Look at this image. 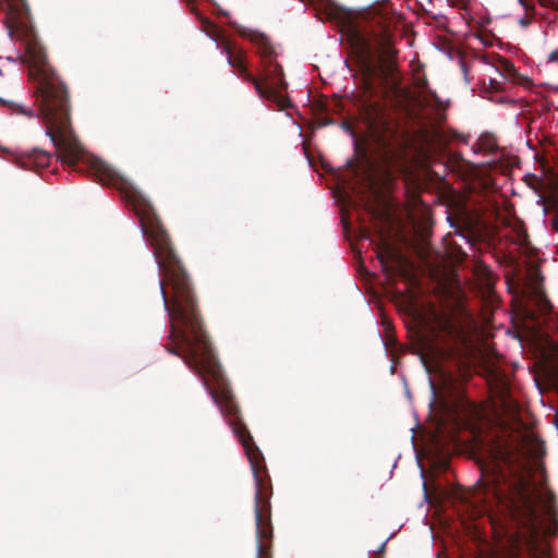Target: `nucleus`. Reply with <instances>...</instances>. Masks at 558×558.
<instances>
[{
    "label": "nucleus",
    "mask_w": 558,
    "mask_h": 558,
    "mask_svg": "<svg viewBox=\"0 0 558 558\" xmlns=\"http://www.w3.org/2000/svg\"><path fill=\"white\" fill-rule=\"evenodd\" d=\"M5 12L4 22L11 38L23 45L21 60L28 68L32 95L36 110L8 101L13 112L25 117H40L57 156L73 171L87 170L101 184L114 187L132 205L143 234L148 239L160 272L159 288L162 299H196L181 259L178 257L169 233L157 216L154 206L143 193L109 163L86 155L72 128L71 92L62 76L49 63L46 48L34 29L26 0H0Z\"/></svg>",
    "instance_id": "nucleus-1"
},
{
    "label": "nucleus",
    "mask_w": 558,
    "mask_h": 558,
    "mask_svg": "<svg viewBox=\"0 0 558 558\" xmlns=\"http://www.w3.org/2000/svg\"><path fill=\"white\" fill-rule=\"evenodd\" d=\"M210 396L219 407L221 413L229 417V425L233 434L241 441L254 475L256 487L254 496L256 558H272L271 546L274 529L271 524L270 504L272 486L264 456L254 442L252 435L243 422L240 415V408L230 389L221 387L220 391L210 390Z\"/></svg>",
    "instance_id": "nucleus-2"
},
{
    "label": "nucleus",
    "mask_w": 558,
    "mask_h": 558,
    "mask_svg": "<svg viewBox=\"0 0 558 558\" xmlns=\"http://www.w3.org/2000/svg\"><path fill=\"white\" fill-rule=\"evenodd\" d=\"M343 26L348 40L359 59V85L372 98L376 94V83L388 80L397 72V53L392 36L387 27L376 26L371 31L360 29L345 12Z\"/></svg>",
    "instance_id": "nucleus-3"
},
{
    "label": "nucleus",
    "mask_w": 558,
    "mask_h": 558,
    "mask_svg": "<svg viewBox=\"0 0 558 558\" xmlns=\"http://www.w3.org/2000/svg\"><path fill=\"white\" fill-rule=\"evenodd\" d=\"M418 354L422 364L427 372H441L438 357H450L457 351H414ZM464 353H477L475 360L482 364L484 376L495 393L493 411L501 424L512 423L523 425L520 418L521 407L512 397L510 381L506 371L500 366L498 351H463Z\"/></svg>",
    "instance_id": "nucleus-4"
},
{
    "label": "nucleus",
    "mask_w": 558,
    "mask_h": 558,
    "mask_svg": "<svg viewBox=\"0 0 558 558\" xmlns=\"http://www.w3.org/2000/svg\"><path fill=\"white\" fill-rule=\"evenodd\" d=\"M551 308L553 305L538 287H533L525 293L514 318L515 337L522 349H525L523 343H527L529 349H558V343L544 329L546 316Z\"/></svg>",
    "instance_id": "nucleus-5"
},
{
    "label": "nucleus",
    "mask_w": 558,
    "mask_h": 558,
    "mask_svg": "<svg viewBox=\"0 0 558 558\" xmlns=\"http://www.w3.org/2000/svg\"><path fill=\"white\" fill-rule=\"evenodd\" d=\"M410 332L416 344L409 349H481L471 342V333L466 328L448 318L418 316ZM484 349L494 347L487 345Z\"/></svg>",
    "instance_id": "nucleus-6"
},
{
    "label": "nucleus",
    "mask_w": 558,
    "mask_h": 558,
    "mask_svg": "<svg viewBox=\"0 0 558 558\" xmlns=\"http://www.w3.org/2000/svg\"><path fill=\"white\" fill-rule=\"evenodd\" d=\"M206 24L210 28L209 35L216 43L221 45L229 65L236 69L241 77L253 84L258 96L271 104H275L279 109L288 108L290 106L288 98L283 95H279L276 90L264 86L257 77L248 72L245 64V52L242 49H235L233 44L221 33L217 25L210 21H206Z\"/></svg>",
    "instance_id": "nucleus-7"
},
{
    "label": "nucleus",
    "mask_w": 558,
    "mask_h": 558,
    "mask_svg": "<svg viewBox=\"0 0 558 558\" xmlns=\"http://www.w3.org/2000/svg\"><path fill=\"white\" fill-rule=\"evenodd\" d=\"M234 31L243 38L251 40L256 47L260 57V63L264 71L263 78H258L264 86L276 90L282 95L279 89L288 86L284 81V73L282 66L277 62V52L269 38L257 31L246 28L238 23L230 22Z\"/></svg>",
    "instance_id": "nucleus-8"
},
{
    "label": "nucleus",
    "mask_w": 558,
    "mask_h": 558,
    "mask_svg": "<svg viewBox=\"0 0 558 558\" xmlns=\"http://www.w3.org/2000/svg\"><path fill=\"white\" fill-rule=\"evenodd\" d=\"M362 116L371 136L377 145L383 149H388L391 137L393 136V131L385 117L383 108L377 102H371L368 99L363 105Z\"/></svg>",
    "instance_id": "nucleus-9"
},
{
    "label": "nucleus",
    "mask_w": 558,
    "mask_h": 558,
    "mask_svg": "<svg viewBox=\"0 0 558 558\" xmlns=\"http://www.w3.org/2000/svg\"><path fill=\"white\" fill-rule=\"evenodd\" d=\"M525 481L522 477L509 480L502 471H498L492 481V492L501 505L515 508L525 499Z\"/></svg>",
    "instance_id": "nucleus-10"
},
{
    "label": "nucleus",
    "mask_w": 558,
    "mask_h": 558,
    "mask_svg": "<svg viewBox=\"0 0 558 558\" xmlns=\"http://www.w3.org/2000/svg\"><path fill=\"white\" fill-rule=\"evenodd\" d=\"M182 357L185 364L202 376H211L215 380L220 378V364L214 351H170Z\"/></svg>",
    "instance_id": "nucleus-11"
},
{
    "label": "nucleus",
    "mask_w": 558,
    "mask_h": 558,
    "mask_svg": "<svg viewBox=\"0 0 558 558\" xmlns=\"http://www.w3.org/2000/svg\"><path fill=\"white\" fill-rule=\"evenodd\" d=\"M378 258L386 274L390 276L405 274V269H403V257L396 252L389 243L383 242Z\"/></svg>",
    "instance_id": "nucleus-12"
},
{
    "label": "nucleus",
    "mask_w": 558,
    "mask_h": 558,
    "mask_svg": "<svg viewBox=\"0 0 558 558\" xmlns=\"http://www.w3.org/2000/svg\"><path fill=\"white\" fill-rule=\"evenodd\" d=\"M52 155L46 150L34 148L31 151L24 153L21 157V166L24 169L38 170L49 166Z\"/></svg>",
    "instance_id": "nucleus-13"
},
{
    "label": "nucleus",
    "mask_w": 558,
    "mask_h": 558,
    "mask_svg": "<svg viewBox=\"0 0 558 558\" xmlns=\"http://www.w3.org/2000/svg\"><path fill=\"white\" fill-rule=\"evenodd\" d=\"M497 70L505 81H509L513 84L530 87L532 85L531 80L519 73L514 64L508 59L500 58L498 60Z\"/></svg>",
    "instance_id": "nucleus-14"
},
{
    "label": "nucleus",
    "mask_w": 558,
    "mask_h": 558,
    "mask_svg": "<svg viewBox=\"0 0 558 558\" xmlns=\"http://www.w3.org/2000/svg\"><path fill=\"white\" fill-rule=\"evenodd\" d=\"M509 227L513 232L512 241L523 250H529L530 240L523 221L515 218L513 221L509 222Z\"/></svg>",
    "instance_id": "nucleus-15"
},
{
    "label": "nucleus",
    "mask_w": 558,
    "mask_h": 558,
    "mask_svg": "<svg viewBox=\"0 0 558 558\" xmlns=\"http://www.w3.org/2000/svg\"><path fill=\"white\" fill-rule=\"evenodd\" d=\"M537 353L536 357L542 360L547 367V371L558 384V351H532Z\"/></svg>",
    "instance_id": "nucleus-16"
},
{
    "label": "nucleus",
    "mask_w": 558,
    "mask_h": 558,
    "mask_svg": "<svg viewBox=\"0 0 558 558\" xmlns=\"http://www.w3.org/2000/svg\"><path fill=\"white\" fill-rule=\"evenodd\" d=\"M484 302H485L484 310H483L484 311V313H483L484 320L486 323H488L490 319V316L493 315L494 310L498 306V298L490 286L487 287L486 296H485Z\"/></svg>",
    "instance_id": "nucleus-17"
},
{
    "label": "nucleus",
    "mask_w": 558,
    "mask_h": 558,
    "mask_svg": "<svg viewBox=\"0 0 558 558\" xmlns=\"http://www.w3.org/2000/svg\"><path fill=\"white\" fill-rule=\"evenodd\" d=\"M434 136H435L436 141L438 142V144L442 145V146H446L450 141V137L446 134L445 131H441V130H436L434 132ZM458 136L459 135L456 132H452L451 138H457Z\"/></svg>",
    "instance_id": "nucleus-18"
},
{
    "label": "nucleus",
    "mask_w": 558,
    "mask_h": 558,
    "mask_svg": "<svg viewBox=\"0 0 558 558\" xmlns=\"http://www.w3.org/2000/svg\"><path fill=\"white\" fill-rule=\"evenodd\" d=\"M496 558H520V553L518 548L513 547L497 556Z\"/></svg>",
    "instance_id": "nucleus-19"
},
{
    "label": "nucleus",
    "mask_w": 558,
    "mask_h": 558,
    "mask_svg": "<svg viewBox=\"0 0 558 558\" xmlns=\"http://www.w3.org/2000/svg\"><path fill=\"white\" fill-rule=\"evenodd\" d=\"M482 147L485 149H488L489 151L494 153L496 149V144L492 141L490 137H485L482 140Z\"/></svg>",
    "instance_id": "nucleus-20"
},
{
    "label": "nucleus",
    "mask_w": 558,
    "mask_h": 558,
    "mask_svg": "<svg viewBox=\"0 0 558 558\" xmlns=\"http://www.w3.org/2000/svg\"><path fill=\"white\" fill-rule=\"evenodd\" d=\"M488 84H489V88L495 92L504 90V83L498 80L489 78Z\"/></svg>",
    "instance_id": "nucleus-21"
},
{
    "label": "nucleus",
    "mask_w": 558,
    "mask_h": 558,
    "mask_svg": "<svg viewBox=\"0 0 558 558\" xmlns=\"http://www.w3.org/2000/svg\"><path fill=\"white\" fill-rule=\"evenodd\" d=\"M427 96H428V98L430 100H433L436 104V106L438 108H444L442 107V101L439 99V97L437 96V94L434 90H428V95Z\"/></svg>",
    "instance_id": "nucleus-22"
},
{
    "label": "nucleus",
    "mask_w": 558,
    "mask_h": 558,
    "mask_svg": "<svg viewBox=\"0 0 558 558\" xmlns=\"http://www.w3.org/2000/svg\"><path fill=\"white\" fill-rule=\"evenodd\" d=\"M395 345H396V342H395V340L392 339V337H391V336H389V335H387V340H386V342H385V347H386V349H396V348H395Z\"/></svg>",
    "instance_id": "nucleus-23"
},
{
    "label": "nucleus",
    "mask_w": 558,
    "mask_h": 558,
    "mask_svg": "<svg viewBox=\"0 0 558 558\" xmlns=\"http://www.w3.org/2000/svg\"><path fill=\"white\" fill-rule=\"evenodd\" d=\"M472 418L475 420V421L481 420V412L474 405L472 407Z\"/></svg>",
    "instance_id": "nucleus-24"
},
{
    "label": "nucleus",
    "mask_w": 558,
    "mask_h": 558,
    "mask_svg": "<svg viewBox=\"0 0 558 558\" xmlns=\"http://www.w3.org/2000/svg\"><path fill=\"white\" fill-rule=\"evenodd\" d=\"M548 61H550V62L558 61V50H554L549 53Z\"/></svg>",
    "instance_id": "nucleus-25"
},
{
    "label": "nucleus",
    "mask_w": 558,
    "mask_h": 558,
    "mask_svg": "<svg viewBox=\"0 0 558 558\" xmlns=\"http://www.w3.org/2000/svg\"><path fill=\"white\" fill-rule=\"evenodd\" d=\"M367 210L375 218H379V216H381V214L377 209H375V208H373L371 206H367Z\"/></svg>",
    "instance_id": "nucleus-26"
},
{
    "label": "nucleus",
    "mask_w": 558,
    "mask_h": 558,
    "mask_svg": "<svg viewBox=\"0 0 558 558\" xmlns=\"http://www.w3.org/2000/svg\"><path fill=\"white\" fill-rule=\"evenodd\" d=\"M553 228L558 231V208H555V217L553 219Z\"/></svg>",
    "instance_id": "nucleus-27"
},
{
    "label": "nucleus",
    "mask_w": 558,
    "mask_h": 558,
    "mask_svg": "<svg viewBox=\"0 0 558 558\" xmlns=\"http://www.w3.org/2000/svg\"><path fill=\"white\" fill-rule=\"evenodd\" d=\"M464 425L469 426L472 430H474L476 428V426L473 425V423H463Z\"/></svg>",
    "instance_id": "nucleus-28"
},
{
    "label": "nucleus",
    "mask_w": 558,
    "mask_h": 558,
    "mask_svg": "<svg viewBox=\"0 0 558 558\" xmlns=\"http://www.w3.org/2000/svg\"><path fill=\"white\" fill-rule=\"evenodd\" d=\"M529 23H530V22H529V21H526V20H521V24H522L523 26H526Z\"/></svg>",
    "instance_id": "nucleus-29"
}]
</instances>
